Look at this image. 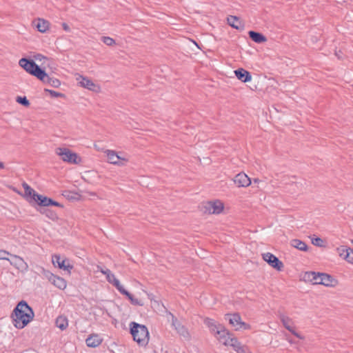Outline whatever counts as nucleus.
<instances>
[{"label":"nucleus","instance_id":"f257e3e1","mask_svg":"<svg viewBox=\"0 0 353 353\" xmlns=\"http://www.w3.org/2000/svg\"><path fill=\"white\" fill-rule=\"evenodd\" d=\"M34 313L32 308L26 301H21L11 314L14 326L17 329L25 327L34 318Z\"/></svg>","mask_w":353,"mask_h":353},{"label":"nucleus","instance_id":"f03ea898","mask_svg":"<svg viewBox=\"0 0 353 353\" xmlns=\"http://www.w3.org/2000/svg\"><path fill=\"white\" fill-rule=\"evenodd\" d=\"M149 332L144 325L134 322V341L140 347H145L149 342Z\"/></svg>","mask_w":353,"mask_h":353},{"label":"nucleus","instance_id":"7ed1b4c3","mask_svg":"<svg viewBox=\"0 0 353 353\" xmlns=\"http://www.w3.org/2000/svg\"><path fill=\"white\" fill-rule=\"evenodd\" d=\"M19 65L32 76L37 77L39 75L42 77L45 74V70L38 65L32 59L21 58L19 61Z\"/></svg>","mask_w":353,"mask_h":353},{"label":"nucleus","instance_id":"20e7f679","mask_svg":"<svg viewBox=\"0 0 353 353\" xmlns=\"http://www.w3.org/2000/svg\"><path fill=\"white\" fill-rule=\"evenodd\" d=\"M56 154L65 162L74 164H78V156L75 152H72L66 148H57L55 150Z\"/></svg>","mask_w":353,"mask_h":353},{"label":"nucleus","instance_id":"39448f33","mask_svg":"<svg viewBox=\"0 0 353 353\" xmlns=\"http://www.w3.org/2000/svg\"><path fill=\"white\" fill-rule=\"evenodd\" d=\"M204 212L208 214H220L223 208V203L219 200L206 202L204 205Z\"/></svg>","mask_w":353,"mask_h":353},{"label":"nucleus","instance_id":"423d86ee","mask_svg":"<svg viewBox=\"0 0 353 353\" xmlns=\"http://www.w3.org/2000/svg\"><path fill=\"white\" fill-rule=\"evenodd\" d=\"M172 325L176 332L185 340L190 339V334L188 328L183 325L173 314H172Z\"/></svg>","mask_w":353,"mask_h":353},{"label":"nucleus","instance_id":"0eeeda50","mask_svg":"<svg viewBox=\"0 0 353 353\" xmlns=\"http://www.w3.org/2000/svg\"><path fill=\"white\" fill-rule=\"evenodd\" d=\"M35 197H33V201L36 202L41 207H48L50 205H54L57 207H63L60 203L52 200L42 194H34Z\"/></svg>","mask_w":353,"mask_h":353},{"label":"nucleus","instance_id":"6e6552de","mask_svg":"<svg viewBox=\"0 0 353 353\" xmlns=\"http://www.w3.org/2000/svg\"><path fill=\"white\" fill-rule=\"evenodd\" d=\"M263 259L266 261L270 266L277 270H281L283 268V263L279 259L278 257L274 256L270 252L263 253L262 254Z\"/></svg>","mask_w":353,"mask_h":353},{"label":"nucleus","instance_id":"1a4fd4ad","mask_svg":"<svg viewBox=\"0 0 353 353\" xmlns=\"http://www.w3.org/2000/svg\"><path fill=\"white\" fill-rule=\"evenodd\" d=\"M10 256L12 257V260L9 261L10 265L21 272L28 270V265L21 256L15 254H10Z\"/></svg>","mask_w":353,"mask_h":353},{"label":"nucleus","instance_id":"9d476101","mask_svg":"<svg viewBox=\"0 0 353 353\" xmlns=\"http://www.w3.org/2000/svg\"><path fill=\"white\" fill-rule=\"evenodd\" d=\"M141 286V284L139 281L134 280V288L141 290V292H139V296H134V305H143L145 300L148 296L147 292L142 290Z\"/></svg>","mask_w":353,"mask_h":353},{"label":"nucleus","instance_id":"9b49d317","mask_svg":"<svg viewBox=\"0 0 353 353\" xmlns=\"http://www.w3.org/2000/svg\"><path fill=\"white\" fill-rule=\"evenodd\" d=\"M105 152L107 155L108 161L110 163L118 165H124L126 160L119 156L115 151L107 150Z\"/></svg>","mask_w":353,"mask_h":353},{"label":"nucleus","instance_id":"f8f14e48","mask_svg":"<svg viewBox=\"0 0 353 353\" xmlns=\"http://www.w3.org/2000/svg\"><path fill=\"white\" fill-rule=\"evenodd\" d=\"M52 263L54 265L57 264L59 268L63 270H70L73 268V265L70 264V261L68 259H61L59 255H54L52 257Z\"/></svg>","mask_w":353,"mask_h":353},{"label":"nucleus","instance_id":"ddd939ff","mask_svg":"<svg viewBox=\"0 0 353 353\" xmlns=\"http://www.w3.org/2000/svg\"><path fill=\"white\" fill-rule=\"evenodd\" d=\"M234 182L238 187H248L250 185L251 180L247 174L240 172L234 176Z\"/></svg>","mask_w":353,"mask_h":353},{"label":"nucleus","instance_id":"4468645a","mask_svg":"<svg viewBox=\"0 0 353 353\" xmlns=\"http://www.w3.org/2000/svg\"><path fill=\"white\" fill-rule=\"evenodd\" d=\"M103 342V339L98 334H91L85 340L86 345L89 347H97Z\"/></svg>","mask_w":353,"mask_h":353},{"label":"nucleus","instance_id":"2eb2a0df","mask_svg":"<svg viewBox=\"0 0 353 353\" xmlns=\"http://www.w3.org/2000/svg\"><path fill=\"white\" fill-rule=\"evenodd\" d=\"M319 276H321L320 281H319L320 285H323L327 287H334L338 283L336 279L327 273H323V274Z\"/></svg>","mask_w":353,"mask_h":353},{"label":"nucleus","instance_id":"dca6fc26","mask_svg":"<svg viewBox=\"0 0 353 353\" xmlns=\"http://www.w3.org/2000/svg\"><path fill=\"white\" fill-rule=\"evenodd\" d=\"M225 319L228 320L230 324L233 326L236 330H239L238 326L240 325L241 322V317L239 313L226 314Z\"/></svg>","mask_w":353,"mask_h":353},{"label":"nucleus","instance_id":"f3484780","mask_svg":"<svg viewBox=\"0 0 353 353\" xmlns=\"http://www.w3.org/2000/svg\"><path fill=\"white\" fill-rule=\"evenodd\" d=\"M101 272L106 276V279L110 283L112 284L118 290H121L122 285L109 269L102 270Z\"/></svg>","mask_w":353,"mask_h":353},{"label":"nucleus","instance_id":"a211bd4d","mask_svg":"<svg viewBox=\"0 0 353 353\" xmlns=\"http://www.w3.org/2000/svg\"><path fill=\"white\" fill-rule=\"evenodd\" d=\"M227 21L228 23L233 28L239 30H243L244 29V23L240 19V18L236 16L230 15L228 17Z\"/></svg>","mask_w":353,"mask_h":353},{"label":"nucleus","instance_id":"6ab92c4d","mask_svg":"<svg viewBox=\"0 0 353 353\" xmlns=\"http://www.w3.org/2000/svg\"><path fill=\"white\" fill-rule=\"evenodd\" d=\"M234 73L237 79L243 83L250 81L252 79L250 72L243 68H239L234 70Z\"/></svg>","mask_w":353,"mask_h":353},{"label":"nucleus","instance_id":"aec40b11","mask_svg":"<svg viewBox=\"0 0 353 353\" xmlns=\"http://www.w3.org/2000/svg\"><path fill=\"white\" fill-rule=\"evenodd\" d=\"M340 256L343 257L347 262L353 263V249L342 246L340 249Z\"/></svg>","mask_w":353,"mask_h":353},{"label":"nucleus","instance_id":"412c9836","mask_svg":"<svg viewBox=\"0 0 353 353\" xmlns=\"http://www.w3.org/2000/svg\"><path fill=\"white\" fill-rule=\"evenodd\" d=\"M248 35L250 38L256 43H263L267 41L266 37L261 32L250 30Z\"/></svg>","mask_w":353,"mask_h":353},{"label":"nucleus","instance_id":"4be33fe9","mask_svg":"<svg viewBox=\"0 0 353 353\" xmlns=\"http://www.w3.org/2000/svg\"><path fill=\"white\" fill-rule=\"evenodd\" d=\"M214 334L217 338V339L222 343L223 341L228 339V336H231L230 332L228 330H226L223 325H221V326H219V330H217L216 332Z\"/></svg>","mask_w":353,"mask_h":353},{"label":"nucleus","instance_id":"5701e85b","mask_svg":"<svg viewBox=\"0 0 353 353\" xmlns=\"http://www.w3.org/2000/svg\"><path fill=\"white\" fill-rule=\"evenodd\" d=\"M22 186L24 189V197L26 199L28 202L31 203L33 201V197L34 196V194H38L34 190H33L28 184L26 183H23Z\"/></svg>","mask_w":353,"mask_h":353},{"label":"nucleus","instance_id":"b1692460","mask_svg":"<svg viewBox=\"0 0 353 353\" xmlns=\"http://www.w3.org/2000/svg\"><path fill=\"white\" fill-rule=\"evenodd\" d=\"M203 323L212 334H215L219 326H221V324L217 323L214 319L208 317L205 318Z\"/></svg>","mask_w":353,"mask_h":353},{"label":"nucleus","instance_id":"393cba45","mask_svg":"<svg viewBox=\"0 0 353 353\" xmlns=\"http://www.w3.org/2000/svg\"><path fill=\"white\" fill-rule=\"evenodd\" d=\"M50 283L60 290H64L67 286L66 281L57 275L54 276V278H53Z\"/></svg>","mask_w":353,"mask_h":353},{"label":"nucleus","instance_id":"a878e982","mask_svg":"<svg viewBox=\"0 0 353 353\" xmlns=\"http://www.w3.org/2000/svg\"><path fill=\"white\" fill-rule=\"evenodd\" d=\"M80 78L81 79V81H79V83L82 87L92 91L95 90V88L97 87V85L94 83L92 80L82 76H80Z\"/></svg>","mask_w":353,"mask_h":353},{"label":"nucleus","instance_id":"bb28decb","mask_svg":"<svg viewBox=\"0 0 353 353\" xmlns=\"http://www.w3.org/2000/svg\"><path fill=\"white\" fill-rule=\"evenodd\" d=\"M223 344L226 346H232L235 351L241 345V343L236 338L231 336H228V339L223 341Z\"/></svg>","mask_w":353,"mask_h":353},{"label":"nucleus","instance_id":"cd10ccee","mask_svg":"<svg viewBox=\"0 0 353 353\" xmlns=\"http://www.w3.org/2000/svg\"><path fill=\"white\" fill-rule=\"evenodd\" d=\"M49 22L43 19H38L35 22V26L40 32H45L49 28Z\"/></svg>","mask_w":353,"mask_h":353},{"label":"nucleus","instance_id":"c85d7f7f","mask_svg":"<svg viewBox=\"0 0 353 353\" xmlns=\"http://www.w3.org/2000/svg\"><path fill=\"white\" fill-rule=\"evenodd\" d=\"M56 326L61 330H65L68 326V319L64 316H59L55 321Z\"/></svg>","mask_w":353,"mask_h":353},{"label":"nucleus","instance_id":"c756f323","mask_svg":"<svg viewBox=\"0 0 353 353\" xmlns=\"http://www.w3.org/2000/svg\"><path fill=\"white\" fill-rule=\"evenodd\" d=\"M290 244L292 247L301 250V251H306L308 248L307 244L299 240V239H292L290 242Z\"/></svg>","mask_w":353,"mask_h":353},{"label":"nucleus","instance_id":"7c9ffc66","mask_svg":"<svg viewBox=\"0 0 353 353\" xmlns=\"http://www.w3.org/2000/svg\"><path fill=\"white\" fill-rule=\"evenodd\" d=\"M279 319L285 328L287 329L288 331H292L291 330L293 328L291 326V323H292V319L290 317L284 315L283 314H279Z\"/></svg>","mask_w":353,"mask_h":353},{"label":"nucleus","instance_id":"2f4dec72","mask_svg":"<svg viewBox=\"0 0 353 353\" xmlns=\"http://www.w3.org/2000/svg\"><path fill=\"white\" fill-rule=\"evenodd\" d=\"M37 270L39 272V274H42L43 276L48 279L49 282H50L52 279L54 278L55 274L52 273L50 271L46 270L43 267H39Z\"/></svg>","mask_w":353,"mask_h":353},{"label":"nucleus","instance_id":"473e14b6","mask_svg":"<svg viewBox=\"0 0 353 353\" xmlns=\"http://www.w3.org/2000/svg\"><path fill=\"white\" fill-rule=\"evenodd\" d=\"M63 195L70 201H77L80 198V195L78 193L73 192L71 191L65 190L63 192Z\"/></svg>","mask_w":353,"mask_h":353},{"label":"nucleus","instance_id":"72a5a7b5","mask_svg":"<svg viewBox=\"0 0 353 353\" xmlns=\"http://www.w3.org/2000/svg\"><path fill=\"white\" fill-rule=\"evenodd\" d=\"M16 101L25 107H28L30 104L26 97L19 96L16 98Z\"/></svg>","mask_w":353,"mask_h":353},{"label":"nucleus","instance_id":"f704fd0d","mask_svg":"<svg viewBox=\"0 0 353 353\" xmlns=\"http://www.w3.org/2000/svg\"><path fill=\"white\" fill-rule=\"evenodd\" d=\"M46 216L48 217V219H51L52 221H55V220L58 219V216H57V213L54 211L50 210V209H48L46 214Z\"/></svg>","mask_w":353,"mask_h":353},{"label":"nucleus","instance_id":"c9c22d12","mask_svg":"<svg viewBox=\"0 0 353 353\" xmlns=\"http://www.w3.org/2000/svg\"><path fill=\"white\" fill-rule=\"evenodd\" d=\"M315 272H307L305 273L303 279L305 281L313 282V279L315 276Z\"/></svg>","mask_w":353,"mask_h":353},{"label":"nucleus","instance_id":"e433bc0d","mask_svg":"<svg viewBox=\"0 0 353 353\" xmlns=\"http://www.w3.org/2000/svg\"><path fill=\"white\" fill-rule=\"evenodd\" d=\"M44 92L50 93V94L52 97H64V94L61 92H58L54 90H49L47 88L44 89Z\"/></svg>","mask_w":353,"mask_h":353},{"label":"nucleus","instance_id":"4c0bfd02","mask_svg":"<svg viewBox=\"0 0 353 353\" xmlns=\"http://www.w3.org/2000/svg\"><path fill=\"white\" fill-rule=\"evenodd\" d=\"M102 41L108 46H111L115 43L114 40L109 37H102Z\"/></svg>","mask_w":353,"mask_h":353},{"label":"nucleus","instance_id":"58836bf2","mask_svg":"<svg viewBox=\"0 0 353 353\" xmlns=\"http://www.w3.org/2000/svg\"><path fill=\"white\" fill-rule=\"evenodd\" d=\"M36 77L40 81H41L43 83L48 84H50V81L52 79V77H50L46 72L42 77H39V75H37Z\"/></svg>","mask_w":353,"mask_h":353},{"label":"nucleus","instance_id":"ea45409f","mask_svg":"<svg viewBox=\"0 0 353 353\" xmlns=\"http://www.w3.org/2000/svg\"><path fill=\"white\" fill-rule=\"evenodd\" d=\"M50 85L54 88H57L61 85V81L58 79L52 77L50 81Z\"/></svg>","mask_w":353,"mask_h":353},{"label":"nucleus","instance_id":"a19ab883","mask_svg":"<svg viewBox=\"0 0 353 353\" xmlns=\"http://www.w3.org/2000/svg\"><path fill=\"white\" fill-rule=\"evenodd\" d=\"M312 243L316 246L322 247L323 241L321 238L316 237L312 239Z\"/></svg>","mask_w":353,"mask_h":353},{"label":"nucleus","instance_id":"79ce46f5","mask_svg":"<svg viewBox=\"0 0 353 353\" xmlns=\"http://www.w3.org/2000/svg\"><path fill=\"white\" fill-rule=\"evenodd\" d=\"M10 253L4 250H0V260H6V261H10V259H8V257H6V255H10Z\"/></svg>","mask_w":353,"mask_h":353},{"label":"nucleus","instance_id":"37998d69","mask_svg":"<svg viewBox=\"0 0 353 353\" xmlns=\"http://www.w3.org/2000/svg\"><path fill=\"white\" fill-rule=\"evenodd\" d=\"M237 353H251L248 347L241 344V346L236 351Z\"/></svg>","mask_w":353,"mask_h":353},{"label":"nucleus","instance_id":"c03bdc74","mask_svg":"<svg viewBox=\"0 0 353 353\" xmlns=\"http://www.w3.org/2000/svg\"><path fill=\"white\" fill-rule=\"evenodd\" d=\"M122 294H124V295H126L128 296V298L129 299V300L132 302V300H133V298H132V294H130L129 292H128L127 290H125L123 287L122 286L121 288V290H119Z\"/></svg>","mask_w":353,"mask_h":353},{"label":"nucleus","instance_id":"a18cd8bd","mask_svg":"<svg viewBox=\"0 0 353 353\" xmlns=\"http://www.w3.org/2000/svg\"><path fill=\"white\" fill-rule=\"evenodd\" d=\"M321 274H323V273H321V272H316L315 273V276H314V278L313 279V282H312L313 284H314V285H320L319 283V281H320V279L321 278V276H319Z\"/></svg>","mask_w":353,"mask_h":353},{"label":"nucleus","instance_id":"49530a36","mask_svg":"<svg viewBox=\"0 0 353 353\" xmlns=\"http://www.w3.org/2000/svg\"><path fill=\"white\" fill-rule=\"evenodd\" d=\"M251 327L250 325L243 322L241 321V324L239 326H238L239 330L241 329L243 330H250Z\"/></svg>","mask_w":353,"mask_h":353},{"label":"nucleus","instance_id":"de8ad7c7","mask_svg":"<svg viewBox=\"0 0 353 353\" xmlns=\"http://www.w3.org/2000/svg\"><path fill=\"white\" fill-rule=\"evenodd\" d=\"M292 331H290L293 335H294L296 337L300 339H303V336H302L299 333L296 332L294 328H292L291 330Z\"/></svg>","mask_w":353,"mask_h":353},{"label":"nucleus","instance_id":"09e8293b","mask_svg":"<svg viewBox=\"0 0 353 353\" xmlns=\"http://www.w3.org/2000/svg\"><path fill=\"white\" fill-rule=\"evenodd\" d=\"M48 208H46V207H41L39 208H37V211L39 212L41 214L46 215V212Z\"/></svg>","mask_w":353,"mask_h":353},{"label":"nucleus","instance_id":"8fccbe9b","mask_svg":"<svg viewBox=\"0 0 353 353\" xmlns=\"http://www.w3.org/2000/svg\"><path fill=\"white\" fill-rule=\"evenodd\" d=\"M62 27H63V29L66 31V32H70V28L69 27V26L65 23H62Z\"/></svg>","mask_w":353,"mask_h":353},{"label":"nucleus","instance_id":"3c124183","mask_svg":"<svg viewBox=\"0 0 353 353\" xmlns=\"http://www.w3.org/2000/svg\"><path fill=\"white\" fill-rule=\"evenodd\" d=\"M34 58L37 59V60H39V61H41L42 59H44L45 57L43 56L42 54H37V55L34 56Z\"/></svg>","mask_w":353,"mask_h":353},{"label":"nucleus","instance_id":"603ef678","mask_svg":"<svg viewBox=\"0 0 353 353\" xmlns=\"http://www.w3.org/2000/svg\"><path fill=\"white\" fill-rule=\"evenodd\" d=\"M128 327H129V332L131 335H132V331H133V329H132V321H130L129 323H128Z\"/></svg>","mask_w":353,"mask_h":353},{"label":"nucleus","instance_id":"864d4df0","mask_svg":"<svg viewBox=\"0 0 353 353\" xmlns=\"http://www.w3.org/2000/svg\"><path fill=\"white\" fill-rule=\"evenodd\" d=\"M5 168L4 163L0 161V169H3Z\"/></svg>","mask_w":353,"mask_h":353},{"label":"nucleus","instance_id":"5fc2aeb1","mask_svg":"<svg viewBox=\"0 0 353 353\" xmlns=\"http://www.w3.org/2000/svg\"><path fill=\"white\" fill-rule=\"evenodd\" d=\"M121 325H122V326L123 327L124 329H127L126 325H125V323L123 322V321L121 322Z\"/></svg>","mask_w":353,"mask_h":353},{"label":"nucleus","instance_id":"6e6d98bb","mask_svg":"<svg viewBox=\"0 0 353 353\" xmlns=\"http://www.w3.org/2000/svg\"><path fill=\"white\" fill-rule=\"evenodd\" d=\"M297 183H294L293 185L297 186Z\"/></svg>","mask_w":353,"mask_h":353},{"label":"nucleus","instance_id":"4d7b16f0","mask_svg":"<svg viewBox=\"0 0 353 353\" xmlns=\"http://www.w3.org/2000/svg\"><path fill=\"white\" fill-rule=\"evenodd\" d=\"M78 159H80V157H78ZM81 160H79L77 161L79 163L80 162Z\"/></svg>","mask_w":353,"mask_h":353},{"label":"nucleus","instance_id":"13d9d810","mask_svg":"<svg viewBox=\"0 0 353 353\" xmlns=\"http://www.w3.org/2000/svg\"><path fill=\"white\" fill-rule=\"evenodd\" d=\"M258 181V179H254V182H257Z\"/></svg>","mask_w":353,"mask_h":353}]
</instances>
